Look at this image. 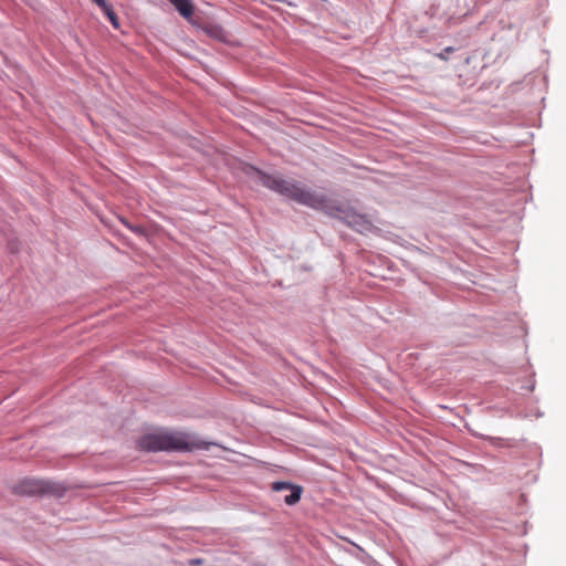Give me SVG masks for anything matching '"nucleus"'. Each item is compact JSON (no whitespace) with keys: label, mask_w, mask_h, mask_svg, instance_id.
Segmentation results:
<instances>
[{"label":"nucleus","mask_w":566,"mask_h":566,"mask_svg":"<svg viewBox=\"0 0 566 566\" xmlns=\"http://www.w3.org/2000/svg\"><path fill=\"white\" fill-rule=\"evenodd\" d=\"M122 223L127 227L129 230H132L133 232L139 234V235H143L144 234V229L143 227L140 226H133L130 224L127 220L125 219H120Z\"/></svg>","instance_id":"8"},{"label":"nucleus","mask_w":566,"mask_h":566,"mask_svg":"<svg viewBox=\"0 0 566 566\" xmlns=\"http://www.w3.org/2000/svg\"><path fill=\"white\" fill-rule=\"evenodd\" d=\"M137 448L147 452H188L207 450L209 444L188 432L159 429L140 437Z\"/></svg>","instance_id":"2"},{"label":"nucleus","mask_w":566,"mask_h":566,"mask_svg":"<svg viewBox=\"0 0 566 566\" xmlns=\"http://www.w3.org/2000/svg\"><path fill=\"white\" fill-rule=\"evenodd\" d=\"M105 13V15L108 18V20L111 21V23L115 27V28H118V18L116 15V13L113 11L112 7H108L106 10L103 11Z\"/></svg>","instance_id":"6"},{"label":"nucleus","mask_w":566,"mask_h":566,"mask_svg":"<svg viewBox=\"0 0 566 566\" xmlns=\"http://www.w3.org/2000/svg\"><path fill=\"white\" fill-rule=\"evenodd\" d=\"M219 32H221V30L220 29H216V31L212 34L217 36Z\"/></svg>","instance_id":"12"},{"label":"nucleus","mask_w":566,"mask_h":566,"mask_svg":"<svg viewBox=\"0 0 566 566\" xmlns=\"http://www.w3.org/2000/svg\"><path fill=\"white\" fill-rule=\"evenodd\" d=\"M292 486H293V484H291L289 482H274L272 484V490L275 492H280L283 490H291Z\"/></svg>","instance_id":"7"},{"label":"nucleus","mask_w":566,"mask_h":566,"mask_svg":"<svg viewBox=\"0 0 566 566\" xmlns=\"http://www.w3.org/2000/svg\"><path fill=\"white\" fill-rule=\"evenodd\" d=\"M169 2L174 4L182 17L190 18L193 14V4L191 0H169Z\"/></svg>","instance_id":"4"},{"label":"nucleus","mask_w":566,"mask_h":566,"mask_svg":"<svg viewBox=\"0 0 566 566\" xmlns=\"http://www.w3.org/2000/svg\"><path fill=\"white\" fill-rule=\"evenodd\" d=\"M15 491L21 494H35L43 491L42 483L35 480H23L21 481Z\"/></svg>","instance_id":"3"},{"label":"nucleus","mask_w":566,"mask_h":566,"mask_svg":"<svg viewBox=\"0 0 566 566\" xmlns=\"http://www.w3.org/2000/svg\"><path fill=\"white\" fill-rule=\"evenodd\" d=\"M203 564V559L201 558H191L188 560L189 566H201Z\"/></svg>","instance_id":"11"},{"label":"nucleus","mask_w":566,"mask_h":566,"mask_svg":"<svg viewBox=\"0 0 566 566\" xmlns=\"http://www.w3.org/2000/svg\"><path fill=\"white\" fill-rule=\"evenodd\" d=\"M256 174L260 182L264 187L301 205L336 216L348 227L359 233L371 232L375 228L368 216L358 213L350 208L335 205L326 196L311 191L294 180H286L279 176L265 175L260 170H256Z\"/></svg>","instance_id":"1"},{"label":"nucleus","mask_w":566,"mask_h":566,"mask_svg":"<svg viewBox=\"0 0 566 566\" xmlns=\"http://www.w3.org/2000/svg\"><path fill=\"white\" fill-rule=\"evenodd\" d=\"M303 489L300 485H293L291 488V494L286 495L284 502L287 505H294L301 500Z\"/></svg>","instance_id":"5"},{"label":"nucleus","mask_w":566,"mask_h":566,"mask_svg":"<svg viewBox=\"0 0 566 566\" xmlns=\"http://www.w3.org/2000/svg\"><path fill=\"white\" fill-rule=\"evenodd\" d=\"M96 3L103 11L111 7L105 0H92Z\"/></svg>","instance_id":"10"},{"label":"nucleus","mask_w":566,"mask_h":566,"mask_svg":"<svg viewBox=\"0 0 566 566\" xmlns=\"http://www.w3.org/2000/svg\"><path fill=\"white\" fill-rule=\"evenodd\" d=\"M454 49L452 46H448L444 49L443 52H441L438 56L441 59V60H447V55L451 52H453Z\"/></svg>","instance_id":"9"}]
</instances>
